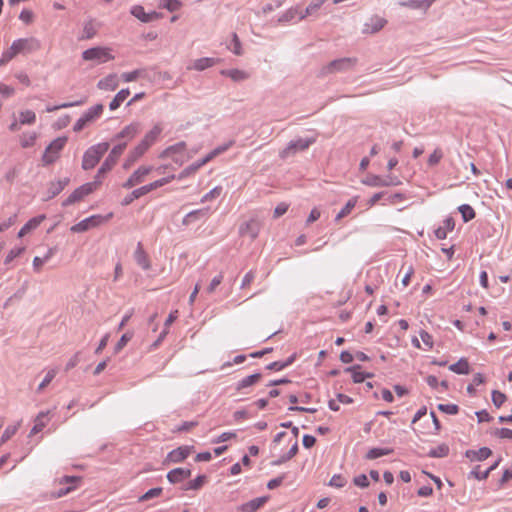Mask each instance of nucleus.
<instances>
[{
    "mask_svg": "<svg viewBox=\"0 0 512 512\" xmlns=\"http://www.w3.org/2000/svg\"><path fill=\"white\" fill-rule=\"evenodd\" d=\"M506 400V395L500 391L494 390L492 392V402L496 407H500Z\"/></svg>",
    "mask_w": 512,
    "mask_h": 512,
    "instance_id": "obj_60",
    "label": "nucleus"
},
{
    "mask_svg": "<svg viewBox=\"0 0 512 512\" xmlns=\"http://www.w3.org/2000/svg\"><path fill=\"white\" fill-rule=\"evenodd\" d=\"M162 131L163 128L160 124L154 125L153 128L145 134L144 138L140 141V144L149 149V147L156 142Z\"/></svg>",
    "mask_w": 512,
    "mask_h": 512,
    "instance_id": "obj_17",
    "label": "nucleus"
},
{
    "mask_svg": "<svg viewBox=\"0 0 512 512\" xmlns=\"http://www.w3.org/2000/svg\"><path fill=\"white\" fill-rule=\"evenodd\" d=\"M159 6L170 12H175L180 9L181 2L179 0H160Z\"/></svg>",
    "mask_w": 512,
    "mask_h": 512,
    "instance_id": "obj_47",
    "label": "nucleus"
},
{
    "mask_svg": "<svg viewBox=\"0 0 512 512\" xmlns=\"http://www.w3.org/2000/svg\"><path fill=\"white\" fill-rule=\"evenodd\" d=\"M222 192V187L221 186H216L214 187L212 190H210L208 193H206L202 198H201V203H205L207 201H210L216 197H218Z\"/></svg>",
    "mask_w": 512,
    "mask_h": 512,
    "instance_id": "obj_58",
    "label": "nucleus"
},
{
    "mask_svg": "<svg viewBox=\"0 0 512 512\" xmlns=\"http://www.w3.org/2000/svg\"><path fill=\"white\" fill-rule=\"evenodd\" d=\"M361 182L364 185L370 186V187H389V186H397L401 184L400 180L397 177L393 176H386L381 177L378 175L370 174L364 179L361 180Z\"/></svg>",
    "mask_w": 512,
    "mask_h": 512,
    "instance_id": "obj_9",
    "label": "nucleus"
},
{
    "mask_svg": "<svg viewBox=\"0 0 512 512\" xmlns=\"http://www.w3.org/2000/svg\"><path fill=\"white\" fill-rule=\"evenodd\" d=\"M102 220V217L99 215L90 216L77 224L73 225L70 230L74 233H82L90 229L91 227L97 226Z\"/></svg>",
    "mask_w": 512,
    "mask_h": 512,
    "instance_id": "obj_14",
    "label": "nucleus"
},
{
    "mask_svg": "<svg viewBox=\"0 0 512 512\" xmlns=\"http://www.w3.org/2000/svg\"><path fill=\"white\" fill-rule=\"evenodd\" d=\"M118 85V76L116 74H109L98 82L97 87L105 91H114Z\"/></svg>",
    "mask_w": 512,
    "mask_h": 512,
    "instance_id": "obj_25",
    "label": "nucleus"
},
{
    "mask_svg": "<svg viewBox=\"0 0 512 512\" xmlns=\"http://www.w3.org/2000/svg\"><path fill=\"white\" fill-rule=\"evenodd\" d=\"M109 149V143L108 142H102L98 143L96 145H93L89 147L83 155L82 159V168L84 170H91L93 169L102 156L108 151Z\"/></svg>",
    "mask_w": 512,
    "mask_h": 512,
    "instance_id": "obj_1",
    "label": "nucleus"
},
{
    "mask_svg": "<svg viewBox=\"0 0 512 512\" xmlns=\"http://www.w3.org/2000/svg\"><path fill=\"white\" fill-rule=\"evenodd\" d=\"M221 74L231 78L235 82H241L247 80L250 77L248 72L240 69L222 70Z\"/></svg>",
    "mask_w": 512,
    "mask_h": 512,
    "instance_id": "obj_29",
    "label": "nucleus"
},
{
    "mask_svg": "<svg viewBox=\"0 0 512 512\" xmlns=\"http://www.w3.org/2000/svg\"><path fill=\"white\" fill-rule=\"evenodd\" d=\"M147 150V148L143 147L142 144L139 143L127 156L123 165L124 169L130 168V166L142 157Z\"/></svg>",
    "mask_w": 512,
    "mask_h": 512,
    "instance_id": "obj_23",
    "label": "nucleus"
},
{
    "mask_svg": "<svg viewBox=\"0 0 512 512\" xmlns=\"http://www.w3.org/2000/svg\"><path fill=\"white\" fill-rule=\"evenodd\" d=\"M357 63V58L355 57H343L339 59H335L328 64L324 65L320 71L319 76L325 77L329 74L334 73H342L350 71L354 68Z\"/></svg>",
    "mask_w": 512,
    "mask_h": 512,
    "instance_id": "obj_2",
    "label": "nucleus"
},
{
    "mask_svg": "<svg viewBox=\"0 0 512 512\" xmlns=\"http://www.w3.org/2000/svg\"><path fill=\"white\" fill-rule=\"evenodd\" d=\"M146 195L143 188L140 187V188H137L135 190H133L131 192V194L127 195L123 201H122V204L123 205H129L130 203H132L134 200L136 199H139L140 197Z\"/></svg>",
    "mask_w": 512,
    "mask_h": 512,
    "instance_id": "obj_51",
    "label": "nucleus"
},
{
    "mask_svg": "<svg viewBox=\"0 0 512 512\" xmlns=\"http://www.w3.org/2000/svg\"><path fill=\"white\" fill-rule=\"evenodd\" d=\"M235 55H242V46L240 39L236 33L232 34V41L230 46L228 47Z\"/></svg>",
    "mask_w": 512,
    "mask_h": 512,
    "instance_id": "obj_53",
    "label": "nucleus"
},
{
    "mask_svg": "<svg viewBox=\"0 0 512 512\" xmlns=\"http://www.w3.org/2000/svg\"><path fill=\"white\" fill-rule=\"evenodd\" d=\"M437 408L446 414L455 415L459 411V407L456 404H439Z\"/></svg>",
    "mask_w": 512,
    "mask_h": 512,
    "instance_id": "obj_57",
    "label": "nucleus"
},
{
    "mask_svg": "<svg viewBox=\"0 0 512 512\" xmlns=\"http://www.w3.org/2000/svg\"><path fill=\"white\" fill-rule=\"evenodd\" d=\"M46 216L44 214L38 215L32 219H30L18 232V237L21 238L36 229L44 220Z\"/></svg>",
    "mask_w": 512,
    "mask_h": 512,
    "instance_id": "obj_24",
    "label": "nucleus"
},
{
    "mask_svg": "<svg viewBox=\"0 0 512 512\" xmlns=\"http://www.w3.org/2000/svg\"><path fill=\"white\" fill-rule=\"evenodd\" d=\"M17 54H19L17 51V46L14 43H12V45L2 53V56L0 58V66L6 65Z\"/></svg>",
    "mask_w": 512,
    "mask_h": 512,
    "instance_id": "obj_41",
    "label": "nucleus"
},
{
    "mask_svg": "<svg viewBox=\"0 0 512 512\" xmlns=\"http://www.w3.org/2000/svg\"><path fill=\"white\" fill-rule=\"evenodd\" d=\"M84 102H85L84 100H79V101H75V102L62 103L60 105H55V106H47L46 107V111L47 112H53V111H56V110H59V109H62V108H69V107L79 106V105H82Z\"/></svg>",
    "mask_w": 512,
    "mask_h": 512,
    "instance_id": "obj_56",
    "label": "nucleus"
},
{
    "mask_svg": "<svg viewBox=\"0 0 512 512\" xmlns=\"http://www.w3.org/2000/svg\"><path fill=\"white\" fill-rule=\"evenodd\" d=\"M130 95V90L128 88L121 89L113 98V100L109 104L110 110H116L122 102L126 100V98Z\"/></svg>",
    "mask_w": 512,
    "mask_h": 512,
    "instance_id": "obj_35",
    "label": "nucleus"
},
{
    "mask_svg": "<svg viewBox=\"0 0 512 512\" xmlns=\"http://www.w3.org/2000/svg\"><path fill=\"white\" fill-rule=\"evenodd\" d=\"M24 247H15L13 249H11L6 258H5V263H10L11 261H13L15 258H17L18 256H20L23 251H24Z\"/></svg>",
    "mask_w": 512,
    "mask_h": 512,
    "instance_id": "obj_62",
    "label": "nucleus"
},
{
    "mask_svg": "<svg viewBox=\"0 0 512 512\" xmlns=\"http://www.w3.org/2000/svg\"><path fill=\"white\" fill-rule=\"evenodd\" d=\"M464 222H468L475 218V211L469 204H462L458 207Z\"/></svg>",
    "mask_w": 512,
    "mask_h": 512,
    "instance_id": "obj_44",
    "label": "nucleus"
},
{
    "mask_svg": "<svg viewBox=\"0 0 512 512\" xmlns=\"http://www.w3.org/2000/svg\"><path fill=\"white\" fill-rule=\"evenodd\" d=\"M491 454L492 451L490 448L482 447L478 450H466L465 457L470 461H483L486 460Z\"/></svg>",
    "mask_w": 512,
    "mask_h": 512,
    "instance_id": "obj_22",
    "label": "nucleus"
},
{
    "mask_svg": "<svg viewBox=\"0 0 512 512\" xmlns=\"http://www.w3.org/2000/svg\"><path fill=\"white\" fill-rule=\"evenodd\" d=\"M392 452H393V449H391V448H372L367 452L366 459L374 460L379 457L389 455Z\"/></svg>",
    "mask_w": 512,
    "mask_h": 512,
    "instance_id": "obj_43",
    "label": "nucleus"
},
{
    "mask_svg": "<svg viewBox=\"0 0 512 512\" xmlns=\"http://www.w3.org/2000/svg\"><path fill=\"white\" fill-rule=\"evenodd\" d=\"M141 130V125L138 122H133L125 126L118 134L115 135V139H127L132 140Z\"/></svg>",
    "mask_w": 512,
    "mask_h": 512,
    "instance_id": "obj_16",
    "label": "nucleus"
},
{
    "mask_svg": "<svg viewBox=\"0 0 512 512\" xmlns=\"http://www.w3.org/2000/svg\"><path fill=\"white\" fill-rule=\"evenodd\" d=\"M191 476V470L186 468H176L167 473V479L170 483L176 484Z\"/></svg>",
    "mask_w": 512,
    "mask_h": 512,
    "instance_id": "obj_20",
    "label": "nucleus"
},
{
    "mask_svg": "<svg viewBox=\"0 0 512 512\" xmlns=\"http://www.w3.org/2000/svg\"><path fill=\"white\" fill-rule=\"evenodd\" d=\"M261 229V223L256 218H251L250 220L242 223L239 227V235L242 237H249L251 240H254L259 235Z\"/></svg>",
    "mask_w": 512,
    "mask_h": 512,
    "instance_id": "obj_12",
    "label": "nucleus"
},
{
    "mask_svg": "<svg viewBox=\"0 0 512 512\" xmlns=\"http://www.w3.org/2000/svg\"><path fill=\"white\" fill-rule=\"evenodd\" d=\"M205 481H206V476L205 475H199L195 479L191 480L187 484L185 489L186 490H198V489H200L203 486Z\"/></svg>",
    "mask_w": 512,
    "mask_h": 512,
    "instance_id": "obj_52",
    "label": "nucleus"
},
{
    "mask_svg": "<svg viewBox=\"0 0 512 512\" xmlns=\"http://www.w3.org/2000/svg\"><path fill=\"white\" fill-rule=\"evenodd\" d=\"M103 105L102 104H96L89 108L74 124L73 130L75 132H80L88 123L93 122L97 118L100 117V115L103 112Z\"/></svg>",
    "mask_w": 512,
    "mask_h": 512,
    "instance_id": "obj_7",
    "label": "nucleus"
},
{
    "mask_svg": "<svg viewBox=\"0 0 512 512\" xmlns=\"http://www.w3.org/2000/svg\"><path fill=\"white\" fill-rule=\"evenodd\" d=\"M100 185V180L88 182L75 189L62 203L64 207L72 205L82 200L85 196L92 193Z\"/></svg>",
    "mask_w": 512,
    "mask_h": 512,
    "instance_id": "obj_5",
    "label": "nucleus"
},
{
    "mask_svg": "<svg viewBox=\"0 0 512 512\" xmlns=\"http://www.w3.org/2000/svg\"><path fill=\"white\" fill-rule=\"evenodd\" d=\"M316 139L314 137L311 138H297L295 140H291L287 146L280 151L279 156L282 159H286L295 155L297 152L304 151L309 148L310 145L315 143Z\"/></svg>",
    "mask_w": 512,
    "mask_h": 512,
    "instance_id": "obj_4",
    "label": "nucleus"
},
{
    "mask_svg": "<svg viewBox=\"0 0 512 512\" xmlns=\"http://www.w3.org/2000/svg\"><path fill=\"white\" fill-rule=\"evenodd\" d=\"M82 58L86 61H94L98 64L112 60L114 57L110 54V50L104 47H93L82 53Z\"/></svg>",
    "mask_w": 512,
    "mask_h": 512,
    "instance_id": "obj_8",
    "label": "nucleus"
},
{
    "mask_svg": "<svg viewBox=\"0 0 512 512\" xmlns=\"http://www.w3.org/2000/svg\"><path fill=\"white\" fill-rule=\"evenodd\" d=\"M327 0H312L304 11L299 13V21L305 19L307 16L314 14Z\"/></svg>",
    "mask_w": 512,
    "mask_h": 512,
    "instance_id": "obj_33",
    "label": "nucleus"
},
{
    "mask_svg": "<svg viewBox=\"0 0 512 512\" xmlns=\"http://www.w3.org/2000/svg\"><path fill=\"white\" fill-rule=\"evenodd\" d=\"M233 144H234V141L230 140L227 143L216 147L215 149H213L210 153H208L204 157V162H209V161L213 160L215 157H217L218 155L226 152Z\"/></svg>",
    "mask_w": 512,
    "mask_h": 512,
    "instance_id": "obj_36",
    "label": "nucleus"
},
{
    "mask_svg": "<svg viewBox=\"0 0 512 512\" xmlns=\"http://www.w3.org/2000/svg\"><path fill=\"white\" fill-rule=\"evenodd\" d=\"M133 333L132 332H126L124 333L119 341L116 343L114 347V353H119L126 345L127 343L132 339Z\"/></svg>",
    "mask_w": 512,
    "mask_h": 512,
    "instance_id": "obj_49",
    "label": "nucleus"
},
{
    "mask_svg": "<svg viewBox=\"0 0 512 512\" xmlns=\"http://www.w3.org/2000/svg\"><path fill=\"white\" fill-rule=\"evenodd\" d=\"M190 454V449L187 446L178 447L168 453L166 460L172 463H179L185 460Z\"/></svg>",
    "mask_w": 512,
    "mask_h": 512,
    "instance_id": "obj_21",
    "label": "nucleus"
},
{
    "mask_svg": "<svg viewBox=\"0 0 512 512\" xmlns=\"http://www.w3.org/2000/svg\"><path fill=\"white\" fill-rule=\"evenodd\" d=\"M67 142L66 137H58L54 139L45 149L44 154L42 156V161L45 165H50L54 163L58 157L59 152L64 148Z\"/></svg>",
    "mask_w": 512,
    "mask_h": 512,
    "instance_id": "obj_6",
    "label": "nucleus"
},
{
    "mask_svg": "<svg viewBox=\"0 0 512 512\" xmlns=\"http://www.w3.org/2000/svg\"><path fill=\"white\" fill-rule=\"evenodd\" d=\"M48 412H40L35 418V424L30 430L29 436L36 435L41 432L43 428L46 426L45 418L47 417Z\"/></svg>",
    "mask_w": 512,
    "mask_h": 512,
    "instance_id": "obj_34",
    "label": "nucleus"
},
{
    "mask_svg": "<svg viewBox=\"0 0 512 512\" xmlns=\"http://www.w3.org/2000/svg\"><path fill=\"white\" fill-rule=\"evenodd\" d=\"M485 381L484 376L481 373H476L473 376L472 383L467 386V392L470 395H474L476 392L475 386L483 384Z\"/></svg>",
    "mask_w": 512,
    "mask_h": 512,
    "instance_id": "obj_48",
    "label": "nucleus"
},
{
    "mask_svg": "<svg viewBox=\"0 0 512 512\" xmlns=\"http://www.w3.org/2000/svg\"><path fill=\"white\" fill-rule=\"evenodd\" d=\"M420 338L423 341L424 345L427 347L426 350H430L433 347V338L432 336L425 330H421L419 332Z\"/></svg>",
    "mask_w": 512,
    "mask_h": 512,
    "instance_id": "obj_63",
    "label": "nucleus"
},
{
    "mask_svg": "<svg viewBox=\"0 0 512 512\" xmlns=\"http://www.w3.org/2000/svg\"><path fill=\"white\" fill-rule=\"evenodd\" d=\"M145 73V69H136L131 72H125L121 75V78L124 82H132L135 81L139 77H143Z\"/></svg>",
    "mask_w": 512,
    "mask_h": 512,
    "instance_id": "obj_46",
    "label": "nucleus"
},
{
    "mask_svg": "<svg viewBox=\"0 0 512 512\" xmlns=\"http://www.w3.org/2000/svg\"><path fill=\"white\" fill-rule=\"evenodd\" d=\"M449 370L460 375H467L470 372V366L466 358H460L458 362L451 364Z\"/></svg>",
    "mask_w": 512,
    "mask_h": 512,
    "instance_id": "obj_32",
    "label": "nucleus"
},
{
    "mask_svg": "<svg viewBox=\"0 0 512 512\" xmlns=\"http://www.w3.org/2000/svg\"><path fill=\"white\" fill-rule=\"evenodd\" d=\"M223 278H224V276H223V274H222V273H220V274L216 275V276L211 280V282H210L209 286L207 287V292H208L209 294L213 293V292L216 290V288H217V287L222 283Z\"/></svg>",
    "mask_w": 512,
    "mask_h": 512,
    "instance_id": "obj_61",
    "label": "nucleus"
},
{
    "mask_svg": "<svg viewBox=\"0 0 512 512\" xmlns=\"http://www.w3.org/2000/svg\"><path fill=\"white\" fill-rule=\"evenodd\" d=\"M356 204H357V197H353V198L349 199L348 202L345 204V206L336 215L335 220L339 221L340 219L349 215Z\"/></svg>",
    "mask_w": 512,
    "mask_h": 512,
    "instance_id": "obj_42",
    "label": "nucleus"
},
{
    "mask_svg": "<svg viewBox=\"0 0 512 512\" xmlns=\"http://www.w3.org/2000/svg\"><path fill=\"white\" fill-rule=\"evenodd\" d=\"M130 13L143 23H149L160 18V14L157 12L146 13L141 5H134Z\"/></svg>",
    "mask_w": 512,
    "mask_h": 512,
    "instance_id": "obj_15",
    "label": "nucleus"
},
{
    "mask_svg": "<svg viewBox=\"0 0 512 512\" xmlns=\"http://www.w3.org/2000/svg\"><path fill=\"white\" fill-rule=\"evenodd\" d=\"M161 493H162V488L161 487H156V488L149 489L145 494H143L139 498V501L143 502V501L152 499L154 497L159 496Z\"/></svg>",
    "mask_w": 512,
    "mask_h": 512,
    "instance_id": "obj_59",
    "label": "nucleus"
},
{
    "mask_svg": "<svg viewBox=\"0 0 512 512\" xmlns=\"http://www.w3.org/2000/svg\"><path fill=\"white\" fill-rule=\"evenodd\" d=\"M449 451H450L449 446L445 443H442V444L438 445L437 447L432 448L428 452V456L432 457V458H444V457L448 456Z\"/></svg>",
    "mask_w": 512,
    "mask_h": 512,
    "instance_id": "obj_40",
    "label": "nucleus"
},
{
    "mask_svg": "<svg viewBox=\"0 0 512 512\" xmlns=\"http://www.w3.org/2000/svg\"><path fill=\"white\" fill-rule=\"evenodd\" d=\"M206 163L207 162H204V158L192 163L191 165L187 166L185 169L182 170V172L178 175V179H183L195 173L199 168H201Z\"/></svg>",
    "mask_w": 512,
    "mask_h": 512,
    "instance_id": "obj_38",
    "label": "nucleus"
},
{
    "mask_svg": "<svg viewBox=\"0 0 512 512\" xmlns=\"http://www.w3.org/2000/svg\"><path fill=\"white\" fill-rule=\"evenodd\" d=\"M56 374H57L56 369L49 370L47 372L46 376L44 377V379L42 380V382L39 384V386L37 388V392H40L45 387H47L51 383V381L55 378Z\"/></svg>",
    "mask_w": 512,
    "mask_h": 512,
    "instance_id": "obj_55",
    "label": "nucleus"
},
{
    "mask_svg": "<svg viewBox=\"0 0 512 512\" xmlns=\"http://www.w3.org/2000/svg\"><path fill=\"white\" fill-rule=\"evenodd\" d=\"M69 181H70L69 178H64V179H61L58 181L50 182L49 186H48V190H47L48 196L45 200L52 199V198L56 197L58 194H60L64 190V188L68 185Z\"/></svg>",
    "mask_w": 512,
    "mask_h": 512,
    "instance_id": "obj_19",
    "label": "nucleus"
},
{
    "mask_svg": "<svg viewBox=\"0 0 512 512\" xmlns=\"http://www.w3.org/2000/svg\"><path fill=\"white\" fill-rule=\"evenodd\" d=\"M262 378L261 373H255L249 376L244 377L238 383L236 384V390L241 391L245 388H248L254 384H256L258 381H260Z\"/></svg>",
    "mask_w": 512,
    "mask_h": 512,
    "instance_id": "obj_30",
    "label": "nucleus"
},
{
    "mask_svg": "<svg viewBox=\"0 0 512 512\" xmlns=\"http://www.w3.org/2000/svg\"><path fill=\"white\" fill-rule=\"evenodd\" d=\"M387 24V20L381 16H371L363 25L362 32L364 34H375L379 32Z\"/></svg>",
    "mask_w": 512,
    "mask_h": 512,
    "instance_id": "obj_13",
    "label": "nucleus"
},
{
    "mask_svg": "<svg viewBox=\"0 0 512 512\" xmlns=\"http://www.w3.org/2000/svg\"><path fill=\"white\" fill-rule=\"evenodd\" d=\"M299 13H300V11H299L298 7H291L280 16L279 22L292 21L295 17H297V16L299 17Z\"/></svg>",
    "mask_w": 512,
    "mask_h": 512,
    "instance_id": "obj_50",
    "label": "nucleus"
},
{
    "mask_svg": "<svg viewBox=\"0 0 512 512\" xmlns=\"http://www.w3.org/2000/svg\"><path fill=\"white\" fill-rule=\"evenodd\" d=\"M126 145H127V143L123 142V143L117 144L116 146H114L112 148L109 155L106 157V159L104 160V162L98 169L94 180H100V183L102 182V177L115 166V164L118 161V158L125 150Z\"/></svg>",
    "mask_w": 512,
    "mask_h": 512,
    "instance_id": "obj_3",
    "label": "nucleus"
},
{
    "mask_svg": "<svg viewBox=\"0 0 512 512\" xmlns=\"http://www.w3.org/2000/svg\"><path fill=\"white\" fill-rule=\"evenodd\" d=\"M218 59L212 58V57H203L196 59L193 62V65L191 67H188V69H194L196 71H204L207 68H210L218 63Z\"/></svg>",
    "mask_w": 512,
    "mask_h": 512,
    "instance_id": "obj_27",
    "label": "nucleus"
},
{
    "mask_svg": "<svg viewBox=\"0 0 512 512\" xmlns=\"http://www.w3.org/2000/svg\"><path fill=\"white\" fill-rule=\"evenodd\" d=\"M36 139L37 134L35 132L23 133L20 137V144L23 148H29L35 144Z\"/></svg>",
    "mask_w": 512,
    "mask_h": 512,
    "instance_id": "obj_45",
    "label": "nucleus"
},
{
    "mask_svg": "<svg viewBox=\"0 0 512 512\" xmlns=\"http://www.w3.org/2000/svg\"><path fill=\"white\" fill-rule=\"evenodd\" d=\"M209 214V208H202L197 209L189 212L184 218H183V225H189L201 218H206Z\"/></svg>",
    "mask_w": 512,
    "mask_h": 512,
    "instance_id": "obj_28",
    "label": "nucleus"
},
{
    "mask_svg": "<svg viewBox=\"0 0 512 512\" xmlns=\"http://www.w3.org/2000/svg\"><path fill=\"white\" fill-rule=\"evenodd\" d=\"M361 368L360 365H354V366H351V367H347L345 368V372H349V373H352V379H353V382L354 383H361L363 382L366 378H371L373 377V374L372 373H364V372H360L359 369Z\"/></svg>",
    "mask_w": 512,
    "mask_h": 512,
    "instance_id": "obj_31",
    "label": "nucleus"
},
{
    "mask_svg": "<svg viewBox=\"0 0 512 512\" xmlns=\"http://www.w3.org/2000/svg\"><path fill=\"white\" fill-rule=\"evenodd\" d=\"M152 166H140L132 175L123 183L122 187L130 189L144 182L145 177L152 171Z\"/></svg>",
    "mask_w": 512,
    "mask_h": 512,
    "instance_id": "obj_11",
    "label": "nucleus"
},
{
    "mask_svg": "<svg viewBox=\"0 0 512 512\" xmlns=\"http://www.w3.org/2000/svg\"><path fill=\"white\" fill-rule=\"evenodd\" d=\"M268 500V497H258L254 498L244 504H242L239 508L241 512H255L257 511L261 506H263L266 501Z\"/></svg>",
    "mask_w": 512,
    "mask_h": 512,
    "instance_id": "obj_26",
    "label": "nucleus"
},
{
    "mask_svg": "<svg viewBox=\"0 0 512 512\" xmlns=\"http://www.w3.org/2000/svg\"><path fill=\"white\" fill-rule=\"evenodd\" d=\"M134 259L143 270H149L151 268V263L148 258V255L144 251L143 246L140 242L137 244L136 250L134 252Z\"/></svg>",
    "mask_w": 512,
    "mask_h": 512,
    "instance_id": "obj_18",
    "label": "nucleus"
},
{
    "mask_svg": "<svg viewBox=\"0 0 512 512\" xmlns=\"http://www.w3.org/2000/svg\"><path fill=\"white\" fill-rule=\"evenodd\" d=\"M13 43L17 46L19 54H30L41 48L40 41L35 37L20 38L13 41Z\"/></svg>",
    "mask_w": 512,
    "mask_h": 512,
    "instance_id": "obj_10",
    "label": "nucleus"
},
{
    "mask_svg": "<svg viewBox=\"0 0 512 512\" xmlns=\"http://www.w3.org/2000/svg\"><path fill=\"white\" fill-rule=\"evenodd\" d=\"M186 147V144L185 142H179L175 145H172V146H169L168 148H166L163 153H162V157L163 156H171L172 154H175V153H180L182 152Z\"/></svg>",
    "mask_w": 512,
    "mask_h": 512,
    "instance_id": "obj_54",
    "label": "nucleus"
},
{
    "mask_svg": "<svg viewBox=\"0 0 512 512\" xmlns=\"http://www.w3.org/2000/svg\"><path fill=\"white\" fill-rule=\"evenodd\" d=\"M298 452V443L295 442L294 445L289 449V451L280 456L278 459L272 461L273 466H279L287 461H289L291 458H293Z\"/></svg>",
    "mask_w": 512,
    "mask_h": 512,
    "instance_id": "obj_37",
    "label": "nucleus"
},
{
    "mask_svg": "<svg viewBox=\"0 0 512 512\" xmlns=\"http://www.w3.org/2000/svg\"><path fill=\"white\" fill-rule=\"evenodd\" d=\"M345 483L346 481L341 475L335 474L330 479L329 485L332 487L341 488L345 485Z\"/></svg>",
    "mask_w": 512,
    "mask_h": 512,
    "instance_id": "obj_64",
    "label": "nucleus"
},
{
    "mask_svg": "<svg viewBox=\"0 0 512 512\" xmlns=\"http://www.w3.org/2000/svg\"><path fill=\"white\" fill-rule=\"evenodd\" d=\"M36 122V114L32 110H23L19 112V123L21 125H33Z\"/></svg>",
    "mask_w": 512,
    "mask_h": 512,
    "instance_id": "obj_39",
    "label": "nucleus"
}]
</instances>
